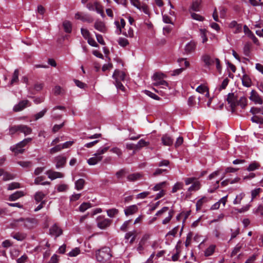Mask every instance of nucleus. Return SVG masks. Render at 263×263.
I'll use <instances>...</instances> for the list:
<instances>
[{"mask_svg":"<svg viewBox=\"0 0 263 263\" xmlns=\"http://www.w3.org/2000/svg\"><path fill=\"white\" fill-rule=\"evenodd\" d=\"M138 210L137 205L134 204L127 206L124 210V213L126 216H129L136 213Z\"/></svg>","mask_w":263,"mask_h":263,"instance_id":"nucleus-12","label":"nucleus"},{"mask_svg":"<svg viewBox=\"0 0 263 263\" xmlns=\"http://www.w3.org/2000/svg\"><path fill=\"white\" fill-rule=\"evenodd\" d=\"M118 44L122 47H125L129 44L128 41L123 37H120L118 40Z\"/></svg>","mask_w":263,"mask_h":263,"instance_id":"nucleus-39","label":"nucleus"},{"mask_svg":"<svg viewBox=\"0 0 263 263\" xmlns=\"http://www.w3.org/2000/svg\"><path fill=\"white\" fill-rule=\"evenodd\" d=\"M94 27L96 29L103 33H105L107 31V28L105 24L100 21L98 20L95 22Z\"/></svg>","mask_w":263,"mask_h":263,"instance_id":"nucleus-11","label":"nucleus"},{"mask_svg":"<svg viewBox=\"0 0 263 263\" xmlns=\"http://www.w3.org/2000/svg\"><path fill=\"white\" fill-rule=\"evenodd\" d=\"M108 146L105 147L103 148H99L98 149L97 153L95 154L94 155L97 156H101L100 155L108 151Z\"/></svg>","mask_w":263,"mask_h":263,"instance_id":"nucleus-49","label":"nucleus"},{"mask_svg":"<svg viewBox=\"0 0 263 263\" xmlns=\"http://www.w3.org/2000/svg\"><path fill=\"white\" fill-rule=\"evenodd\" d=\"M248 36L251 39L254 44L257 45L259 44V41L257 37L254 35L252 32H250V33L248 35Z\"/></svg>","mask_w":263,"mask_h":263,"instance_id":"nucleus-51","label":"nucleus"},{"mask_svg":"<svg viewBox=\"0 0 263 263\" xmlns=\"http://www.w3.org/2000/svg\"><path fill=\"white\" fill-rule=\"evenodd\" d=\"M75 18L77 20H80L84 22H87L89 23H92L93 21V18L90 15L82 14L79 12L76 14Z\"/></svg>","mask_w":263,"mask_h":263,"instance_id":"nucleus-5","label":"nucleus"},{"mask_svg":"<svg viewBox=\"0 0 263 263\" xmlns=\"http://www.w3.org/2000/svg\"><path fill=\"white\" fill-rule=\"evenodd\" d=\"M112 78L115 80L118 79L119 81H124L125 78V73L118 69H116L112 74Z\"/></svg>","mask_w":263,"mask_h":263,"instance_id":"nucleus-14","label":"nucleus"},{"mask_svg":"<svg viewBox=\"0 0 263 263\" xmlns=\"http://www.w3.org/2000/svg\"><path fill=\"white\" fill-rule=\"evenodd\" d=\"M20 187V184L18 182H12L8 184V190H13Z\"/></svg>","mask_w":263,"mask_h":263,"instance_id":"nucleus-41","label":"nucleus"},{"mask_svg":"<svg viewBox=\"0 0 263 263\" xmlns=\"http://www.w3.org/2000/svg\"><path fill=\"white\" fill-rule=\"evenodd\" d=\"M144 92L147 96H148L149 97H150L151 98L156 100H159L160 99V97H158L157 95H156V94L153 93L152 92L149 91V90H145L144 91Z\"/></svg>","mask_w":263,"mask_h":263,"instance_id":"nucleus-42","label":"nucleus"},{"mask_svg":"<svg viewBox=\"0 0 263 263\" xmlns=\"http://www.w3.org/2000/svg\"><path fill=\"white\" fill-rule=\"evenodd\" d=\"M18 222H24V224H23L24 227L25 228H28L26 222H30L31 223V219H30L29 218L25 219L24 218L21 217L20 218L14 220V222L12 223L11 224L12 227H13L16 226L15 223Z\"/></svg>","mask_w":263,"mask_h":263,"instance_id":"nucleus-18","label":"nucleus"},{"mask_svg":"<svg viewBox=\"0 0 263 263\" xmlns=\"http://www.w3.org/2000/svg\"><path fill=\"white\" fill-rule=\"evenodd\" d=\"M161 141L163 145L167 146L171 145L173 142V140L167 135H163L161 138Z\"/></svg>","mask_w":263,"mask_h":263,"instance_id":"nucleus-19","label":"nucleus"},{"mask_svg":"<svg viewBox=\"0 0 263 263\" xmlns=\"http://www.w3.org/2000/svg\"><path fill=\"white\" fill-rule=\"evenodd\" d=\"M95 156V157H91L87 160V163L89 165H95L102 159V156Z\"/></svg>","mask_w":263,"mask_h":263,"instance_id":"nucleus-22","label":"nucleus"},{"mask_svg":"<svg viewBox=\"0 0 263 263\" xmlns=\"http://www.w3.org/2000/svg\"><path fill=\"white\" fill-rule=\"evenodd\" d=\"M57 168L64 167L66 163L67 158L65 156H58L55 158Z\"/></svg>","mask_w":263,"mask_h":263,"instance_id":"nucleus-8","label":"nucleus"},{"mask_svg":"<svg viewBox=\"0 0 263 263\" xmlns=\"http://www.w3.org/2000/svg\"><path fill=\"white\" fill-rule=\"evenodd\" d=\"M200 5V2L199 0H195L193 2L190 9L194 11H199Z\"/></svg>","mask_w":263,"mask_h":263,"instance_id":"nucleus-26","label":"nucleus"},{"mask_svg":"<svg viewBox=\"0 0 263 263\" xmlns=\"http://www.w3.org/2000/svg\"><path fill=\"white\" fill-rule=\"evenodd\" d=\"M149 144V142H146L143 139H141L138 142V143L136 144V146H137V150L138 149H140L141 148H142V147H144V146H147Z\"/></svg>","mask_w":263,"mask_h":263,"instance_id":"nucleus-38","label":"nucleus"},{"mask_svg":"<svg viewBox=\"0 0 263 263\" xmlns=\"http://www.w3.org/2000/svg\"><path fill=\"white\" fill-rule=\"evenodd\" d=\"M47 109L46 108H44L42 111L34 115L35 120H37L40 119L41 118L43 117L44 116V115L45 114V113L47 112Z\"/></svg>","mask_w":263,"mask_h":263,"instance_id":"nucleus-46","label":"nucleus"},{"mask_svg":"<svg viewBox=\"0 0 263 263\" xmlns=\"http://www.w3.org/2000/svg\"><path fill=\"white\" fill-rule=\"evenodd\" d=\"M12 236L14 239H15L16 240L18 241H22L24 240L25 238V236L24 234L20 233H16L13 235H12Z\"/></svg>","mask_w":263,"mask_h":263,"instance_id":"nucleus-43","label":"nucleus"},{"mask_svg":"<svg viewBox=\"0 0 263 263\" xmlns=\"http://www.w3.org/2000/svg\"><path fill=\"white\" fill-rule=\"evenodd\" d=\"M262 111L261 107H252L250 112L253 115H255L256 114L260 113V112Z\"/></svg>","mask_w":263,"mask_h":263,"instance_id":"nucleus-57","label":"nucleus"},{"mask_svg":"<svg viewBox=\"0 0 263 263\" xmlns=\"http://www.w3.org/2000/svg\"><path fill=\"white\" fill-rule=\"evenodd\" d=\"M249 99L255 104H262L263 103L261 98L255 90L251 91Z\"/></svg>","mask_w":263,"mask_h":263,"instance_id":"nucleus-7","label":"nucleus"},{"mask_svg":"<svg viewBox=\"0 0 263 263\" xmlns=\"http://www.w3.org/2000/svg\"><path fill=\"white\" fill-rule=\"evenodd\" d=\"M94 5L95 6V10L97 12V13L100 14L103 17H104L105 14L104 13L103 10L102 9L101 6L98 2H95L94 3Z\"/></svg>","mask_w":263,"mask_h":263,"instance_id":"nucleus-30","label":"nucleus"},{"mask_svg":"<svg viewBox=\"0 0 263 263\" xmlns=\"http://www.w3.org/2000/svg\"><path fill=\"white\" fill-rule=\"evenodd\" d=\"M131 220H128L124 222V223L121 226L120 228V230L122 231L125 232L126 231L127 228L129 223L131 222Z\"/></svg>","mask_w":263,"mask_h":263,"instance_id":"nucleus-61","label":"nucleus"},{"mask_svg":"<svg viewBox=\"0 0 263 263\" xmlns=\"http://www.w3.org/2000/svg\"><path fill=\"white\" fill-rule=\"evenodd\" d=\"M74 82L75 83V84L80 88H84L86 86V84L83 83L82 82L78 80H74Z\"/></svg>","mask_w":263,"mask_h":263,"instance_id":"nucleus-63","label":"nucleus"},{"mask_svg":"<svg viewBox=\"0 0 263 263\" xmlns=\"http://www.w3.org/2000/svg\"><path fill=\"white\" fill-rule=\"evenodd\" d=\"M31 140V138L25 139L15 146L10 147V150L15 154H22L24 152V149L23 148Z\"/></svg>","mask_w":263,"mask_h":263,"instance_id":"nucleus-2","label":"nucleus"},{"mask_svg":"<svg viewBox=\"0 0 263 263\" xmlns=\"http://www.w3.org/2000/svg\"><path fill=\"white\" fill-rule=\"evenodd\" d=\"M45 195L41 192H37L34 195V198L37 202L42 201L43 199L45 197Z\"/></svg>","mask_w":263,"mask_h":263,"instance_id":"nucleus-32","label":"nucleus"},{"mask_svg":"<svg viewBox=\"0 0 263 263\" xmlns=\"http://www.w3.org/2000/svg\"><path fill=\"white\" fill-rule=\"evenodd\" d=\"M62 149H63V147L62 146V145L59 144V145H57L55 146L54 147L51 148L50 149V154H53L58 152H60Z\"/></svg>","mask_w":263,"mask_h":263,"instance_id":"nucleus-40","label":"nucleus"},{"mask_svg":"<svg viewBox=\"0 0 263 263\" xmlns=\"http://www.w3.org/2000/svg\"><path fill=\"white\" fill-rule=\"evenodd\" d=\"M215 246L212 245L208 248L204 253V255L205 256H209L211 255L215 251Z\"/></svg>","mask_w":263,"mask_h":263,"instance_id":"nucleus-34","label":"nucleus"},{"mask_svg":"<svg viewBox=\"0 0 263 263\" xmlns=\"http://www.w3.org/2000/svg\"><path fill=\"white\" fill-rule=\"evenodd\" d=\"M64 31L66 33H70L72 30V25L69 21H65L63 23Z\"/></svg>","mask_w":263,"mask_h":263,"instance_id":"nucleus-24","label":"nucleus"},{"mask_svg":"<svg viewBox=\"0 0 263 263\" xmlns=\"http://www.w3.org/2000/svg\"><path fill=\"white\" fill-rule=\"evenodd\" d=\"M166 182L165 181H163L158 184H157L153 187V190L155 191H159L161 190L166 184Z\"/></svg>","mask_w":263,"mask_h":263,"instance_id":"nucleus-50","label":"nucleus"},{"mask_svg":"<svg viewBox=\"0 0 263 263\" xmlns=\"http://www.w3.org/2000/svg\"><path fill=\"white\" fill-rule=\"evenodd\" d=\"M262 191V189L260 188H257L252 190L251 192L252 200L255 198L256 196H257Z\"/></svg>","mask_w":263,"mask_h":263,"instance_id":"nucleus-53","label":"nucleus"},{"mask_svg":"<svg viewBox=\"0 0 263 263\" xmlns=\"http://www.w3.org/2000/svg\"><path fill=\"white\" fill-rule=\"evenodd\" d=\"M259 166V164L256 162H253L251 163L248 167L247 168V170L248 171H253L257 169Z\"/></svg>","mask_w":263,"mask_h":263,"instance_id":"nucleus-45","label":"nucleus"},{"mask_svg":"<svg viewBox=\"0 0 263 263\" xmlns=\"http://www.w3.org/2000/svg\"><path fill=\"white\" fill-rule=\"evenodd\" d=\"M121 26H120L119 23L118 21H116L115 22V25L117 26V28L119 29V31L118 32V34H120L122 32L121 28H124L125 26V21L123 18L120 19Z\"/></svg>","mask_w":263,"mask_h":263,"instance_id":"nucleus-28","label":"nucleus"},{"mask_svg":"<svg viewBox=\"0 0 263 263\" xmlns=\"http://www.w3.org/2000/svg\"><path fill=\"white\" fill-rule=\"evenodd\" d=\"M251 45L250 43H246L243 47V53L245 55L249 56L250 53Z\"/></svg>","mask_w":263,"mask_h":263,"instance_id":"nucleus-44","label":"nucleus"},{"mask_svg":"<svg viewBox=\"0 0 263 263\" xmlns=\"http://www.w3.org/2000/svg\"><path fill=\"white\" fill-rule=\"evenodd\" d=\"M91 207V203H90L89 202H83L79 206V210L82 212H84L86 210Z\"/></svg>","mask_w":263,"mask_h":263,"instance_id":"nucleus-33","label":"nucleus"},{"mask_svg":"<svg viewBox=\"0 0 263 263\" xmlns=\"http://www.w3.org/2000/svg\"><path fill=\"white\" fill-rule=\"evenodd\" d=\"M247 105V99L245 97H241L239 100H237L235 104V107L237 106H240L242 108H243Z\"/></svg>","mask_w":263,"mask_h":263,"instance_id":"nucleus-21","label":"nucleus"},{"mask_svg":"<svg viewBox=\"0 0 263 263\" xmlns=\"http://www.w3.org/2000/svg\"><path fill=\"white\" fill-rule=\"evenodd\" d=\"M118 212V210L114 208L107 210V215L111 218L114 217Z\"/></svg>","mask_w":263,"mask_h":263,"instance_id":"nucleus-37","label":"nucleus"},{"mask_svg":"<svg viewBox=\"0 0 263 263\" xmlns=\"http://www.w3.org/2000/svg\"><path fill=\"white\" fill-rule=\"evenodd\" d=\"M200 184L198 181L193 182L192 185L188 189L189 191H195L200 189Z\"/></svg>","mask_w":263,"mask_h":263,"instance_id":"nucleus-35","label":"nucleus"},{"mask_svg":"<svg viewBox=\"0 0 263 263\" xmlns=\"http://www.w3.org/2000/svg\"><path fill=\"white\" fill-rule=\"evenodd\" d=\"M81 33H82L83 36L85 39H88V38L90 37V33L87 29L81 28Z\"/></svg>","mask_w":263,"mask_h":263,"instance_id":"nucleus-52","label":"nucleus"},{"mask_svg":"<svg viewBox=\"0 0 263 263\" xmlns=\"http://www.w3.org/2000/svg\"><path fill=\"white\" fill-rule=\"evenodd\" d=\"M46 174L48 175V178L51 180H54L59 178H63L64 176V174L61 173L53 171L51 170L47 171Z\"/></svg>","mask_w":263,"mask_h":263,"instance_id":"nucleus-10","label":"nucleus"},{"mask_svg":"<svg viewBox=\"0 0 263 263\" xmlns=\"http://www.w3.org/2000/svg\"><path fill=\"white\" fill-rule=\"evenodd\" d=\"M95 34L97 41L101 45H105V43L103 40L102 35L97 33H96Z\"/></svg>","mask_w":263,"mask_h":263,"instance_id":"nucleus-62","label":"nucleus"},{"mask_svg":"<svg viewBox=\"0 0 263 263\" xmlns=\"http://www.w3.org/2000/svg\"><path fill=\"white\" fill-rule=\"evenodd\" d=\"M196 45L194 42L191 41L188 43L184 48L185 53L186 54H190L194 51L195 49Z\"/></svg>","mask_w":263,"mask_h":263,"instance_id":"nucleus-15","label":"nucleus"},{"mask_svg":"<svg viewBox=\"0 0 263 263\" xmlns=\"http://www.w3.org/2000/svg\"><path fill=\"white\" fill-rule=\"evenodd\" d=\"M50 234L54 236L55 238L59 237L62 233V230L56 224H54L49 229Z\"/></svg>","mask_w":263,"mask_h":263,"instance_id":"nucleus-9","label":"nucleus"},{"mask_svg":"<svg viewBox=\"0 0 263 263\" xmlns=\"http://www.w3.org/2000/svg\"><path fill=\"white\" fill-rule=\"evenodd\" d=\"M19 71L18 69H15L12 76V80L10 82V85H13L15 83L18 81Z\"/></svg>","mask_w":263,"mask_h":263,"instance_id":"nucleus-27","label":"nucleus"},{"mask_svg":"<svg viewBox=\"0 0 263 263\" xmlns=\"http://www.w3.org/2000/svg\"><path fill=\"white\" fill-rule=\"evenodd\" d=\"M241 247V246L239 245V244L237 245L232 252L231 255V257L235 256L238 252H239L240 251Z\"/></svg>","mask_w":263,"mask_h":263,"instance_id":"nucleus-58","label":"nucleus"},{"mask_svg":"<svg viewBox=\"0 0 263 263\" xmlns=\"http://www.w3.org/2000/svg\"><path fill=\"white\" fill-rule=\"evenodd\" d=\"M88 43L91 45V46L95 47H98L99 45L96 43V42L95 41L94 39L89 37L87 39Z\"/></svg>","mask_w":263,"mask_h":263,"instance_id":"nucleus-64","label":"nucleus"},{"mask_svg":"<svg viewBox=\"0 0 263 263\" xmlns=\"http://www.w3.org/2000/svg\"><path fill=\"white\" fill-rule=\"evenodd\" d=\"M97 226L101 229H105L108 227L112 220L108 218H103L101 217H99L97 218Z\"/></svg>","mask_w":263,"mask_h":263,"instance_id":"nucleus-3","label":"nucleus"},{"mask_svg":"<svg viewBox=\"0 0 263 263\" xmlns=\"http://www.w3.org/2000/svg\"><path fill=\"white\" fill-rule=\"evenodd\" d=\"M85 183V181L83 179H79L75 182V187L77 190L83 189Z\"/></svg>","mask_w":263,"mask_h":263,"instance_id":"nucleus-23","label":"nucleus"},{"mask_svg":"<svg viewBox=\"0 0 263 263\" xmlns=\"http://www.w3.org/2000/svg\"><path fill=\"white\" fill-rule=\"evenodd\" d=\"M251 120L253 123H256L261 125L263 124V118L258 116H254L252 117Z\"/></svg>","mask_w":263,"mask_h":263,"instance_id":"nucleus-31","label":"nucleus"},{"mask_svg":"<svg viewBox=\"0 0 263 263\" xmlns=\"http://www.w3.org/2000/svg\"><path fill=\"white\" fill-rule=\"evenodd\" d=\"M80 249L78 248H76L68 253V255L70 257L76 256L80 253Z\"/></svg>","mask_w":263,"mask_h":263,"instance_id":"nucleus-54","label":"nucleus"},{"mask_svg":"<svg viewBox=\"0 0 263 263\" xmlns=\"http://www.w3.org/2000/svg\"><path fill=\"white\" fill-rule=\"evenodd\" d=\"M202 60L205 64L208 66L212 65L215 62V59H212L208 55H204L202 57Z\"/></svg>","mask_w":263,"mask_h":263,"instance_id":"nucleus-20","label":"nucleus"},{"mask_svg":"<svg viewBox=\"0 0 263 263\" xmlns=\"http://www.w3.org/2000/svg\"><path fill=\"white\" fill-rule=\"evenodd\" d=\"M20 130L21 125L12 126L9 128V133L10 135H13L17 132H20Z\"/></svg>","mask_w":263,"mask_h":263,"instance_id":"nucleus-36","label":"nucleus"},{"mask_svg":"<svg viewBox=\"0 0 263 263\" xmlns=\"http://www.w3.org/2000/svg\"><path fill=\"white\" fill-rule=\"evenodd\" d=\"M141 177V175L139 173H133L127 176V179L130 181H135L140 179Z\"/></svg>","mask_w":263,"mask_h":263,"instance_id":"nucleus-25","label":"nucleus"},{"mask_svg":"<svg viewBox=\"0 0 263 263\" xmlns=\"http://www.w3.org/2000/svg\"><path fill=\"white\" fill-rule=\"evenodd\" d=\"M23 196H24L23 192L16 191L14 193H13L9 196L8 200L9 201H15Z\"/></svg>","mask_w":263,"mask_h":263,"instance_id":"nucleus-17","label":"nucleus"},{"mask_svg":"<svg viewBox=\"0 0 263 263\" xmlns=\"http://www.w3.org/2000/svg\"><path fill=\"white\" fill-rule=\"evenodd\" d=\"M115 82H114V84H115L116 87L117 89H120L123 91L124 90V87L123 85V84L121 83V82L118 80L116 79L115 80Z\"/></svg>","mask_w":263,"mask_h":263,"instance_id":"nucleus-55","label":"nucleus"},{"mask_svg":"<svg viewBox=\"0 0 263 263\" xmlns=\"http://www.w3.org/2000/svg\"><path fill=\"white\" fill-rule=\"evenodd\" d=\"M20 132L23 133L25 135H27L31 134L32 129L30 127L26 125H21Z\"/></svg>","mask_w":263,"mask_h":263,"instance_id":"nucleus-29","label":"nucleus"},{"mask_svg":"<svg viewBox=\"0 0 263 263\" xmlns=\"http://www.w3.org/2000/svg\"><path fill=\"white\" fill-rule=\"evenodd\" d=\"M164 74L157 72L154 74L153 78L155 81H158L162 80V79L164 78Z\"/></svg>","mask_w":263,"mask_h":263,"instance_id":"nucleus-47","label":"nucleus"},{"mask_svg":"<svg viewBox=\"0 0 263 263\" xmlns=\"http://www.w3.org/2000/svg\"><path fill=\"white\" fill-rule=\"evenodd\" d=\"M180 248H181V240H179L176 246V252L174 253L173 255L172 256V259L173 261L177 260L180 256Z\"/></svg>","mask_w":263,"mask_h":263,"instance_id":"nucleus-13","label":"nucleus"},{"mask_svg":"<svg viewBox=\"0 0 263 263\" xmlns=\"http://www.w3.org/2000/svg\"><path fill=\"white\" fill-rule=\"evenodd\" d=\"M191 17L193 19L199 21H203L204 20L203 16L195 13H191Z\"/></svg>","mask_w":263,"mask_h":263,"instance_id":"nucleus-48","label":"nucleus"},{"mask_svg":"<svg viewBox=\"0 0 263 263\" xmlns=\"http://www.w3.org/2000/svg\"><path fill=\"white\" fill-rule=\"evenodd\" d=\"M14 178V176L13 175L8 172H5V174H4L3 180L7 181L9 180L13 179Z\"/></svg>","mask_w":263,"mask_h":263,"instance_id":"nucleus-56","label":"nucleus"},{"mask_svg":"<svg viewBox=\"0 0 263 263\" xmlns=\"http://www.w3.org/2000/svg\"><path fill=\"white\" fill-rule=\"evenodd\" d=\"M64 125V122L60 124H55L53 126L52 128V132L53 133H56L58 132L61 128H62Z\"/></svg>","mask_w":263,"mask_h":263,"instance_id":"nucleus-59","label":"nucleus"},{"mask_svg":"<svg viewBox=\"0 0 263 263\" xmlns=\"http://www.w3.org/2000/svg\"><path fill=\"white\" fill-rule=\"evenodd\" d=\"M97 260L99 262L106 261L112 256L110 254V249L108 247H103L101 250L96 252Z\"/></svg>","mask_w":263,"mask_h":263,"instance_id":"nucleus-1","label":"nucleus"},{"mask_svg":"<svg viewBox=\"0 0 263 263\" xmlns=\"http://www.w3.org/2000/svg\"><path fill=\"white\" fill-rule=\"evenodd\" d=\"M30 102L27 100H22L18 104L14 106L13 110L15 112H18L25 108L27 106H30Z\"/></svg>","mask_w":263,"mask_h":263,"instance_id":"nucleus-4","label":"nucleus"},{"mask_svg":"<svg viewBox=\"0 0 263 263\" xmlns=\"http://www.w3.org/2000/svg\"><path fill=\"white\" fill-rule=\"evenodd\" d=\"M154 85L155 86L162 85L163 86H166V87H167L168 84V83L166 81L162 80L156 81V82L154 83Z\"/></svg>","mask_w":263,"mask_h":263,"instance_id":"nucleus-60","label":"nucleus"},{"mask_svg":"<svg viewBox=\"0 0 263 263\" xmlns=\"http://www.w3.org/2000/svg\"><path fill=\"white\" fill-rule=\"evenodd\" d=\"M242 84L244 86L249 87L251 86V80L249 76L247 74H244L241 79Z\"/></svg>","mask_w":263,"mask_h":263,"instance_id":"nucleus-16","label":"nucleus"},{"mask_svg":"<svg viewBox=\"0 0 263 263\" xmlns=\"http://www.w3.org/2000/svg\"><path fill=\"white\" fill-rule=\"evenodd\" d=\"M237 100V97L236 96H235L233 93H229L228 95L227 101L228 104H230L232 112H234L235 111V104L236 103Z\"/></svg>","mask_w":263,"mask_h":263,"instance_id":"nucleus-6","label":"nucleus"}]
</instances>
